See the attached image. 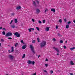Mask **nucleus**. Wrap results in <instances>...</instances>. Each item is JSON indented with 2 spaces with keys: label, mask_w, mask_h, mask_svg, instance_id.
<instances>
[{
  "label": "nucleus",
  "mask_w": 75,
  "mask_h": 75,
  "mask_svg": "<svg viewBox=\"0 0 75 75\" xmlns=\"http://www.w3.org/2000/svg\"><path fill=\"white\" fill-rule=\"evenodd\" d=\"M15 35H16L17 37H20V35L18 34V32H16L14 34Z\"/></svg>",
  "instance_id": "obj_5"
},
{
  "label": "nucleus",
  "mask_w": 75,
  "mask_h": 75,
  "mask_svg": "<svg viewBox=\"0 0 75 75\" xmlns=\"http://www.w3.org/2000/svg\"><path fill=\"white\" fill-rule=\"evenodd\" d=\"M69 25H67L66 26V28H69Z\"/></svg>",
  "instance_id": "obj_17"
},
{
  "label": "nucleus",
  "mask_w": 75,
  "mask_h": 75,
  "mask_svg": "<svg viewBox=\"0 0 75 75\" xmlns=\"http://www.w3.org/2000/svg\"><path fill=\"white\" fill-rule=\"evenodd\" d=\"M18 45V43H16L15 44V47H17V46Z\"/></svg>",
  "instance_id": "obj_20"
},
{
  "label": "nucleus",
  "mask_w": 75,
  "mask_h": 75,
  "mask_svg": "<svg viewBox=\"0 0 75 75\" xmlns=\"http://www.w3.org/2000/svg\"><path fill=\"white\" fill-rule=\"evenodd\" d=\"M36 74H37V73L35 72L33 74V75H36Z\"/></svg>",
  "instance_id": "obj_45"
},
{
  "label": "nucleus",
  "mask_w": 75,
  "mask_h": 75,
  "mask_svg": "<svg viewBox=\"0 0 75 75\" xmlns=\"http://www.w3.org/2000/svg\"><path fill=\"white\" fill-rule=\"evenodd\" d=\"M73 22H74V23H75V20H74V21H73Z\"/></svg>",
  "instance_id": "obj_55"
},
{
  "label": "nucleus",
  "mask_w": 75,
  "mask_h": 75,
  "mask_svg": "<svg viewBox=\"0 0 75 75\" xmlns=\"http://www.w3.org/2000/svg\"><path fill=\"white\" fill-rule=\"evenodd\" d=\"M21 9V7L20 6H18L16 7L17 10H20Z\"/></svg>",
  "instance_id": "obj_10"
},
{
  "label": "nucleus",
  "mask_w": 75,
  "mask_h": 75,
  "mask_svg": "<svg viewBox=\"0 0 75 75\" xmlns=\"http://www.w3.org/2000/svg\"><path fill=\"white\" fill-rule=\"evenodd\" d=\"M53 49L54 50H55L56 51H57V52H59V50L58 49L57 47H53Z\"/></svg>",
  "instance_id": "obj_6"
},
{
  "label": "nucleus",
  "mask_w": 75,
  "mask_h": 75,
  "mask_svg": "<svg viewBox=\"0 0 75 75\" xmlns=\"http://www.w3.org/2000/svg\"><path fill=\"white\" fill-rule=\"evenodd\" d=\"M8 57L11 59H13V56L11 55H9L8 56Z\"/></svg>",
  "instance_id": "obj_7"
},
{
  "label": "nucleus",
  "mask_w": 75,
  "mask_h": 75,
  "mask_svg": "<svg viewBox=\"0 0 75 75\" xmlns=\"http://www.w3.org/2000/svg\"><path fill=\"white\" fill-rule=\"evenodd\" d=\"M65 42H66V43H67V41H65Z\"/></svg>",
  "instance_id": "obj_58"
},
{
  "label": "nucleus",
  "mask_w": 75,
  "mask_h": 75,
  "mask_svg": "<svg viewBox=\"0 0 75 75\" xmlns=\"http://www.w3.org/2000/svg\"><path fill=\"white\" fill-rule=\"evenodd\" d=\"M36 29L38 31H39V30H40V28H39L38 27H36Z\"/></svg>",
  "instance_id": "obj_29"
},
{
  "label": "nucleus",
  "mask_w": 75,
  "mask_h": 75,
  "mask_svg": "<svg viewBox=\"0 0 75 75\" xmlns=\"http://www.w3.org/2000/svg\"><path fill=\"white\" fill-rule=\"evenodd\" d=\"M30 50L33 52L34 54H35V52L34 50V47L33 46V45H30Z\"/></svg>",
  "instance_id": "obj_1"
},
{
  "label": "nucleus",
  "mask_w": 75,
  "mask_h": 75,
  "mask_svg": "<svg viewBox=\"0 0 75 75\" xmlns=\"http://www.w3.org/2000/svg\"><path fill=\"white\" fill-rule=\"evenodd\" d=\"M63 47L64 49H67V46H66L65 45H64L63 46Z\"/></svg>",
  "instance_id": "obj_31"
},
{
  "label": "nucleus",
  "mask_w": 75,
  "mask_h": 75,
  "mask_svg": "<svg viewBox=\"0 0 75 75\" xmlns=\"http://www.w3.org/2000/svg\"><path fill=\"white\" fill-rule=\"evenodd\" d=\"M1 41H2V42H3L4 41V40H3V39H1Z\"/></svg>",
  "instance_id": "obj_44"
},
{
  "label": "nucleus",
  "mask_w": 75,
  "mask_h": 75,
  "mask_svg": "<svg viewBox=\"0 0 75 75\" xmlns=\"http://www.w3.org/2000/svg\"><path fill=\"white\" fill-rule=\"evenodd\" d=\"M46 45V42L45 41H43L41 43L40 45L41 47H44Z\"/></svg>",
  "instance_id": "obj_2"
},
{
  "label": "nucleus",
  "mask_w": 75,
  "mask_h": 75,
  "mask_svg": "<svg viewBox=\"0 0 75 75\" xmlns=\"http://www.w3.org/2000/svg\"><path fill=\"white\" fill-rule=\"evenodd\" d=\"M60 43H61V44H62V43H63V41L62 40H61L60 41Z\"/></svg>",
  "instance_id": "obj_24"
},
{
  "label": "nucleus",
  "mask_w": 75,
  "mask_h": 75,
  "mask_svg": "<svg viewBox=\"0 0 75 75\" xmlns=\"http://www.w3.org/2000/svg\"><path fill=\"white\" fill-rule=\"evenodd\" d=\"M16 28H17V27H16Z\"/></svg>",
  "instance_id": "obj_61"
},
{
  "label": "nucleus",
  "mask_w": 75,
  "mask_h": 75,
  "mask_svg": "<svg viewBox=\"0 0 75 75\" xmlns=\"http://www.w3.org/2000/svg\"><path fill=\"white\" fill-rule=\"evenodd\" d=\"M2 34L3 35H5V34H6V33L5 32L3 31L2 32Z\"/></svg>",
  "instance_id": "obj_25"
},
{
  "label": "nucleus",
  "mask_w": 75,
  "mask_h": 75,
  "mask_svg": "<svg viewBox=\"0 0 75 75\" xmlns=\"http://www.w3.org/2000/svg\"><path fill=\"white\" fill-rule=\"evenodd\" d=\"M28 63L29 64H32L33 65H34L35 64V62L34 61H32L31 60H28Z\"/></svg>",
  "instance_id": "obj_4"
},
{
  "label": "nucleus",
  "mask_w": 75,
  "mask_h": 75,
  "mask_svg": "<svg viewBox=\"0 0 75 75\" xmlns=\"http://www.w3.org/2000/svg\"><path fill=\"white\" fill-rule=\"evenodd\" d=\"M25 57V54H24L23 55V56L22 57V58H24Z\"/></svg>",
  "instance_id": "obj_16"
},
{
  "label": "nucleus",
  "mask_w": 75,
  "mask_h": 75,
  "mask_svg": "<svg viewBox=\"0 0 75 75\" xmlns=\"http://www.w3.org/2000/svg\"><path fill=\"white\" fill-rule=\"evenodd\" d=\"M12 35V33L10 32H8L6 33V37H9L10 36H11Z\"/></svg>",
  "instance_id": "obj_3"
},
{
  "label": "nucleus",
  "mask_w": 75,
  "mask_h": 75,
  "mask_svg": "<svg viewBox=\"0 0 75 75\" xmlns=\"http://www.w3.org/2000/svg\"><path fill=\"white\" fill-rule=\"evenodd\" d=\"M35 40H33L32 42V43H35Z\"/></svg>",
  "instance_id": "obj_36"
},
{
  "label": "nucleus",
  "mask_w": 75,
  "mask_h": 75,
  "mask_svg": "<svg viewBox=\"0 0 75 75\" xmlns=\"http://www.w3.org/2000/svg\"><path fill=\"white\" fill-rule=\"evenodd\" d=\"M56 29H58V26H57V25H56Z\"/></svg>",
  "instance_id": "obj_40"
},
{
  "label": "nucleus",
  "mask_w": 75,
  "mask_h": 75,
  "mask_svg": "<svg viewBox=\"0 0 75 75\" xmlns=\"http://www.w3.org/2000/svg\"><path fill=\"white\" fill-rule=\"evenodd\" d=\"M36 2L37 3V4H39V1H36Z\"/></svg>",
  "instance_id": "obj_38"
},
{
  "label": "nucleus",
  "mask_w": 75,
  "mask_h": 75,
  "mask_svg": "<svg viewBox=\"0 0 75 75\" xmlns=\"http://www.w3.org/2000/svg\"><path fill=\"white\" fill-rule=\"evenodd\" d=\"M11 52H13L14 51V47H12L11 48Z\"/></svg>",
  "instance_id": "obj_14"
},
{
  "label": "nucleus",
  "mask_w": 75,
  "mask_h": 75,
  "mask_svg": "<svg viewBox=\"0 0 75 75\" xmlns=\"http://www.w3.org/2000/svg\"><path fill=\"white\" fill-rule=\"evenodd\" d=\"M11 16H14V13H13L11 14Z\"/></svg>",
  "instance_id": "obj_48"
},
{
  "label": "nucleus",
  "mask_w": 75,
  "mask_h": 75,
  "mask_svg": "<svg viewBox=\"0 0 75 75\" xmlns=\"http://www.w3.org/2000/svg\"><path fill=\"white\" fill-rule=\"evenodd\" d=\"M32 21L33 23H34V22H35V20L34 19H32Z\"/></svg>",
  "instance_id": "obj_22"
},
{
  "label": "nucleus",
  "mask_w": 75,
  "mask_h": 75,
  "mask_svg": "<svg viewBox=\"0 0 75 75\" xmlns=\"http://www.w3.org/2000/svg\"><path fill=\"white\" fill-rule=\"evenodd\" d=\"M74 49H75V47H73V48H70V50L71 51H72L73 50H74Z\"/></svg>",
  "instance_id": "obj_19"
},
{
  "label": "nucleus",
  "mask_w": 75,
  "mask_h": 75,
  "mask_svg": "<svg viewBox=\"0 0 75 75\" xmlns=\"http://www.w3.org/2000/svg\"><path fill=\"white\" fill-rule=\"evenodd\" d=\"M27 47V45H24L23 46H22V48L23 49V50H24V49H25V48Z\"/></svg>",
  "instance_id": "obj_9"
},
{
  "label": "nucleus",
  "mask_w": 75,
  "mask_h": 75,
  "mask_svg": "<svg viewBox=\"0 0 75 75\" xmlns=\"http://www.w3.org/2000/svg\"><path fill=\"white\" fill-rule=\"evenodd\" d=\"M71 21H69L68 23H67L68 24H71Z\"/></svg>",
  "instance_id": "obj_39"
},
{
  "label": "nucleus",
  "mask_w": 75,
  "mask_h": 75,
  "mask_svg": "<svg viewBox=\"0 0 75 75\" xmlns=\"http://www.w3.org/2000/svg\"><path fill=\"white\" fill-rule=\"evenodd\" d=\"M14 22L15 23H17L18 22V21H17V19H15L14 20Z\"/></svg>",
  "instance_id": "obj_15"
},
{
  "label": "nucleus",
  "mask_w": 75,
  "mask_h": 75,
  "mask_svg": "<svg viewBox=\"0 0 75 75\" xmlns=\"http://www.w3.org/2000/svg\"><path fill=\"white\" fill-rule=\"evenodd\" d=\"M61 35L59 33L58 34V36H60Z\"/></svg>",
  "instance_id": "obj_52"
},
{
  "label": "nucleus",
  "mask_w": 75,
  "mask_h": 75,
  "mask_svg": "<svg viewBox=\"0 0 75 75\" xmlns=\"http://www.w3.org/2000/svg\"><path fill=\"white\" fill-rule=\"evenodd\" d=\"M36 13H40V10L38 9H37L36 10Z\"/></svg>",
  "instance_id": "obj_8"
},
{
  "label": "nucleus",
  "mask_w": 75,
  "mask_h": 75,
  "mask_svg": "<svg viewBox=\"0 0 75 75\" xmlns=\"http://www.w3.org/2000/svg\"><path fill=\"white\" fill-rule=\"evenodd\" d=\"M45 67H48V65L47 64H45Z\"/></svg>",
  "instance_id": "obj_34"
},
{
  "label": "nucleus",
  "mask_w": 75,
  "mask_h": 75,
  "mask_svg": "<svg viewBox=\"0 0 75 75\" xmlns=\"http://www.w3.org/2000/svg\"><path fill=\"white\" fill-rule=\"evenodd\" d=\"M37 40H38V42H40V38H38Z\"/></svg>",
  "instance_id": "obj_28"
},
{
  "label": "nucleus",
  "mask_w": 75,
  "mask_h": 75,
  "mask_svg": "<svg viewBox=\"0 0 75 75\" xmlns=\"http://www.w3.org/2000/svg\"><path fill=\"white\" fill-rule=\"evenodd\" d=\"M8 39L9 40H11V39H12V38H8Z\"/></svg>",
  "instance_id": "obj_47"
},
{
  "label": "nucleus",
  "mask_w": 75,
  "mask_h": 75,
  "mask_svg": "<svg viewBox=\"0 0 75 75\" xmlns=\"http://www.w3.org/2000/svg\"><path fill=\"white\" fill-rule=\"evenodd\" d=\"M1 46V43H0V46Z\"/></svg>",
  "instance_id": "obj_59"
},
{
  "label": "nucleus",
  "mask_w": 75,
  "mask_h": 75,
  "mask_svg": "<svg viewBox=\"0 0 75 75\" xmlns=\"http://www.w3.org/2000/svg\"><path fill=\"white\" fill-rule=\"evenodd\" d=\"M9 52H10V50H8Z\"/></svg>",
  "instance_id": "obj_56"
},
{
  "label": "nucleus",
  "mask_w": 75,
  "mask_h": 75,
  "mask_svg": "<svg viewBox=\"0 0 75 75\" xmlns=\"http://www.w3.org/2000/svg\"><path fill=\"white\" fill-rule=\"evenodd\" d=\"M38 22L39 23H40V24H41V23H42V22L40 21H38Z\"/></svg>",
  "instance_id": "obj_30"
},
{
  "label": "nucleus",
  "mask_w": 75,
  "mask_h": 75,
  "mask_svg": "<svg viewBox=\"0 0 75 75\" xmlns=\"http://www.w3.org/2000/svg\"><path fill=\"white\" fill-rule=\"evenodd\" d=\"M64 21L65 22H67V19H64Z\"/></svg>",
  "instance_id": "obj_41"
},
{
  "label": "nucleus",
  "mask_w": 75,
  "mask_h": 75,
  "mask_svg": "<svg viewBox=\"0 0 75 75\" xmlns=\"http://www.w3.org/2000/svg\"><path fill=\"white\" fill-rule=\"evenodd\" d=\"M70 64L71 65H74V63L72 61H71Z\"/></svg>",
  "instance_id": "obj_12"
},
{
  "label": "nucleus",
  "mask_w": 75,
  "mask_h": 75,
  "mask_svg": "<svg viewBox=\"0 0 75 75\" xmlns=\"http://www.w3.org/2000/svg\"><path fill=\"white\" fill-rule=\"evenodd\" d=\"M40 57H41V56L40 55H38V58H40Z\"/></svg>",
  "instance_id": "obj_49"
},
{
  "label": "nucleus",
  "mask_w": 75,
  "mask_h": 75,
  "mask_svg": "<svg viewBox=\"0 0 75 75\" xmlns=\"http://www.w3.org/2000/svg\"><path fill=\"white\" fill-rule=\"evenodd\" d=\"M45 23V20H43V23Z\"/></svg>",
  "instance_id": "obj_37"
},
{
  "label": "nucleus",
  "mask_w": 75,
  "mask_h": 75,
  "mask_svg": "<svg viewBox=\"0 0 75 75\" xmlns=\"http://www.w3.org/2000/svg\"><path fill=\"white\" fill-rule=\"evenodd\" d=\"M45 61H48V59H46Z\"/></svg>",
  "instance_id": "obj_50"
},
{
  "label": "nucleus",
  "mask_w": 75,
  "mask_h": 75,
  "mask_svg": "<svg viewBox=\"0 0 75 75\" xmlns=\"http://www.w3.org/2000/svg\"><path fill=\"white\" fill-rule=\"evenodd\" d=\"M43 71L44 72H46V73H47V71L46 70H43Z\"/></svg>",
  "instance_id": "obj_26"
},
{
  "label": "nucleus",
  "mask_w": 75,
  "mask_h": 75,
  "mask_svg": "<svg viewBox=\"0 0 75 75\" xmlns=\"http://www.w3.org/2000/svg\"><path fill=\"white\" fill-rule=\"evenodd\" d=\"M59 21L60 23H62V20L61 19L59 20Z\"/></svg>",
  "instance_id": "obj_33"
},
{
  "label": "nucleus",
  "mask_w": 75,
  "mask_h": 75,
  "mask_svg": "<svg viewBox=\"0 0 75 75\" xmlns=\"http://www.w3.org/2000/svg\"><path fill=\"white\" fill-rule=\"evenodd\" d=\"M13 20H11V23H10L9 24H11V23H13Z\"/></svg>",
  "instance_id": "obj_35"
},
{
  "label": "nucleus",
  "mask_w": 75,
  "mask_h": 75,
  "mask_svg": "<svg viewBox=\"0 0 75 75\" xmlns=\"http://www.w3.org/2000/svg\"><path fill=\"white\" fill-rule=\"evenodd\" d=\"M53 41H56V40L55 38H53Z\"/></svg>",
  "instance_id": "obj_42"
},
{
  "label": "nucleus",
  "mask_w": 75,
  "mask_h": 75,
  "mask_svg": "<svg viewBox=\"0 0 75 75\" xmlns=\"http://www.w3.org/2000/svg\"><path fill=\"white\" fill-rule=\"evenodd\" d=\"M70 75H73V74L71 73H70Z\"/></svg>",
  "instance_id": "obj_51"
},
{
  "label": "nucleus",
  "mask_w": 75,
  "mask_h": 75,
  "mask_svg": "<svg viewBox=\"0 0 75 75\" xmlns=\"http://www.w3.org/2000/svg\"><path fill=\"white\" fill-rule=\"evenodd\" d=\"M11 27L12 28H15V26L14 25H11Z\"/></svg>",
  "instance_id": "obj_23"
},
{
  "label": "nucleus",
  "mask_w": 75,
  "mask_h": 75,
  "mask_svg": "<svg viewBox=\"0 0 75 75\" xmlns=\"http://www.w3.org/2000/svg\"><path fill=\"white\" fill-rule=\"evenodd\" d=\"M21 43H22V44H25V43L24 42V41H23V40H21Z\"/></svg>",
  "instance_id": "obj_18"
},
{
  "label": "nucleus",
  "mask_w": 75,
  "mask_h": 75,
  "mask_svg": "<svg viewBox=\"0 0 75 75\" xmlns=\"http://www.w3.org/2000/svg\"><path fill=\"white\" fill-rule=\"evenodd\" d=\"M31 28H30L28 29V31H29V32H31Z\"/></svg>",
  "instance_id": "obj_27"
},
{
  "label": "nucleus",
  "mask_w": 75,
  "mask_h": 75,
  "mask_svg": "<svg viewBox=\"0 0 75 75\" xmlns=\"http://www.w3.org/2000/svg\"><path fill=\"white\" fill-rule=\"evenodd\" d=\"M31 30H32L33 31H34V28H31Z\"/></svg>",
  "instance_id": "obj_46"
},
{
  "label": "nucleus",
  "mask_w": 75,
  "mask_h": 75,
  "mask_svg": "<svg viewBox=\"0 0 75 75\" xmlns=\"http://www.w3.org/2000/svg\"><path fill=\"white\" fill-rule=\"evenodd\" d=\"M49 29H50V28L48 27H47L45 29V30L46 31H49Z\"/></svg>",
  "instance_id": "obj_11"
},
{
  "label": "nucleus",
  "mask_w": 75,
  "mask_h": 75,
  "mask_svg": "<svg viewBox=\"0 0 75 75\" xmlns=\"http://www.w3.org/2000/svg\"><path fill=\"white\" fill-rule=\"evenodd\" d=\"M47 11H48V9L47 8L45 10V13H46Z\"/></svg>",
  "instance_id": "obj_21"
},
{
  "label": "nucleus",
  "mask_w": 75,
  "mask_h": 75,
  "mask_svg": "<svg viewBox=\"0 0 75 75\" xmlns=\"http://www.w3.org/2000/svg\"><path fill=\"white\" fill-rule=\"evenodd\" d=\"M33 4L34 5H35V2L34 1H33Z\"/></svg>",
  "instance_id": "obj_32"
},
{
  "label": "nucleus",
  "mask_w": 75,
  "mask_h": 75,
  "mask_svg": "<svg viewBox=\"0 0 75 75\" xmlns=\"http://www.w3.org/2000/svg\"><path fill=\"white\" fill-rule=\"evenodd\" d=\"M50 72L51 74H52L53 73V71H50Z\"/></svg>",
  "instance_id": "obj_43"
},
{
  "label": "nucleus",
  "mask_w": 75,
  "mask_h": 75,
  "mask_svg": "<svg viewBox=\"0 0 75 75\" xmlns=\"http://www.w3.org/2000/svg\"><path fill=\"white\" fill-rule=\"evenodd\" d=\"M51 11H53L54 12H55V10L54 8H52L51 9Z\"/></svg>",
  "instance_id": "obj_13"
},
{
  "label": "nucleus",
  "mask_w": 75,
  "mask_h": 75,
  "mask_svg": "<svg viewBox=\"0 0 75 75\" xmlns=\"http://www.w3.org/2000/svg\"><path fill=\"white\" fill-rule=\"evenodd\" d=\"M2 29V27H0V29L1 30Z\"/></svg>",
  "instance_id": "obj_54"
},
{
  "label": "nucleus",
  "mask_w": 75,
  "mask_h": 75,
  "mask_svg": "<svg viewBox=\"0 0 75 75\" xmlns=\"http://www.w3.org/2000/svg\"><path fill=\"white\" fill-rule=\"evenodd\" d=\"M57 55H59V54L58 53L57 54Z\"/></svg>",
  "instance_id": "obj_57"
},
{
  "label": "nucleus",
  "mask_w": 75,
  "mask_h": 75,
  "mask_svg": "<svg viewBox=\"0 0 75 75\" xmlns=\"http://www.w3.org/2000/svg\"><path fill=\"white\" fill-rule=\"evenodd\" d=\"M2 30H6V29H5V28H3L2 29Z\"/></svg>",
  "instance_id": "obj_53"
},
{
  "label": "nucleus",
  "mask_w": 75,
  "mask_h": 75,
  "mask_svg": "<svg viewBox=\"0 0 75 75\" xmlns=\"http://www.w3.org/2000/svg\"><path fill=\"white\" fill-rule=\"evenodd\" d=\"M36 56H38L37 54H36Z\"/></svg>",
  "instance_id": "obj_60"
}]
</instances>
